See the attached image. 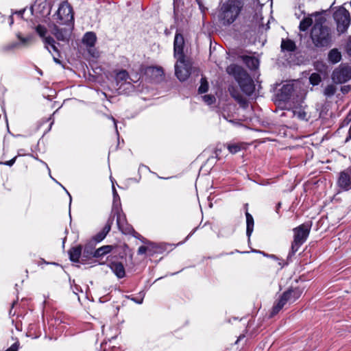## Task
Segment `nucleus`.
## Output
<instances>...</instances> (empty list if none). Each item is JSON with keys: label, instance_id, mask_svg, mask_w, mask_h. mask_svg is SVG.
<instances>
[{"label": "nucleus", "instance_id": "37", "mask_svg": "<svg viewBox=\"0 0 351 351\" xmlns=\"http://www.w3.org/2000/svg\"><path fill=\"white\" fill-rule=\"evenodd\" d=\"M122 211H123V210H122V207H121V199H113L111 215L118 214Z\"/></svg>", "mask_w": 351, "mask_h": 351}, {"label": "nucleus", "instance_id": "21", "mask_svg": "<svg viewBox=\"0 0 351 351\" xmlns=\"http://www.w3.org/2000/svg\"><path fill=\"white\" fill-rule=\"evenodd\" d=\"M228 91L231 97L240 105L243 108L248 107V101L245 98L239 91L234 86H230Z\"/></svg>", "mask_w": 351, "mask_h": 351}, {"label": "nucleus", "instance_id": "30", "mask_svg": "<svg viewBox=\"0 0 351 351\" xmlns=\"http://www.w3.org/2000/svg\"><path fill=\"white\" fill-rule=\"evenodd\" d=\"M151 247L152 248V256L155 254H162L164 252L167 251L168 250V247L170 245L168 243H156L154 242H151Z\"/></svg>", "mask_w": 351, "mask_h": 351}, {"label": "nucleus", "instance_id": "62", "mask_svg": "<svg viewBox=\"0 0 351 351\" xmlns=\"http://www.w3.org/2000/svg\"><path fill=\"white\" fill-rule=\"evenodd\" d=\"M9 21H10V25H11L12 24H13V23H14V19H13L12 16H10Z\"/></svg>", "mask_w": 351, "mask_h": 351}, {"label": "nucleus", "instance_id": "56", "mask_svg": "<svg viewBox=\"0 0 351 351\" xmlns=\"http://www.w3.org/2000/svg\"><path fill=\"white\" fill-rule=\"evenodd\" d=\"M197 227L195 228L191 232V233L186 237V240H187L190 237H191L194 233L197 230Z\"/></svg>", "mask_w": 351, "mask_h": 351}, {"label": "nucleus", "instance_id": "22", "mask_svg": "<svg viewBox=\"0 0 351 351\" xmlns=\"http://www.w3.org/2000/svg\"><path fill=\"white\" fill-rule=\"evenodd\" d=\"M338 186L344 191L351 189V179L350 175L346 171L340 173L337 182Z\"/></svg>", "mask_w": 351, "mask_h": 351}, {"label": "nucleus", "instance_id": "34", "mask_svg": "<svg viewBox=\"0 0 351 351\" xmlns=\"http://www.w3.org/2000/svg\"><path fill=\"white\" fill-rule=\"evenodd\" d=\"M29 156H30L33 157L34 158H35L36 160H38L40 162H41L42 164H43V165H44L47 168V169H48V171H49V175H51V171H50V169H49V167H48L47 164L45 162H44V161H43L42 160L39 159V158H38V157L37 156H34V155H32V154H29ZM50 177H51V178H52V179H53V180L56 183H58L59 185H60V186L63 188V189L66 191V193H67V195H69V208H71V202H72V197H71V194L69 193V191H67V190H66V189H65V188H64V186H62L60 182H58L57 180H56L53 178H52V176H50ZM69 216H70V218H71V210H69Z\"/></svg>", "mask_w": 351, "mask_h": 351}, {"label": "nucleus", "instance_id": "45", "mask_svg": "<svg viewBox=\"0 0 351 351\" xmlns=\"http://www.w3.org/2000/svg\"><path fill=\"white\" fill-rule=\"evenodd\" d=\"M241 147L238 144H230L228 146V149L231 154H237L241 150Z\"/></svg>", "mask_w": 351, "mask_h": 351}, {"label": "nucleus", "instance_id": "55", "mask_svg": "<svg viewBox=\"0 0 351 351\" xmlns=\"http://www.w3.org/2000/svg\"><path fill=\"white\" fill-rule=\"evenodd\" d=\"M27 154L25 152L23 149H20L18 151V156H27Z\"/></svg>", "mask_w": 351, "mask_h": 351}, {"label": "nucleus", "instance_id": "19", "mask_svg": "<svg viewBox=\"0 0 351 351\" xmlns=\"http://www.w3.org/2000/svg\"><path fill=\"white\" fill-rule=\"evenodd\" d=\"M305 97L302 96L300 100L293 101V116L296 117L300 120L306 119L305 108L302 106L304 103Z\"/></svg>", "mask_w": 351, "mask_h": 351}, {"label": "nucleus", "instance_id": "15", "mask_svg": "<svg viewBox=\"0 0 351 351\" xmlns=\"http://www.w3.org/2000/svg\"><path fill=\"white\" fill-rule=\"evenodd\" d=\"M145 79L152 83L159 82L164 75L162 67L156 66H148L144 69Z\"/></svg>", "mask_w": 351, "mask_h": 351}, {"label": "nucleus", "instance_id": "52", "mask_svg": "<svg viewBox=\"0 0 351 351\" xmlns=\"http://www.w3.org/2000/svg\"><path fill=\"white\" fill-rule=\"evenodd\" d=\"M351 90V86L350 85L343 86L341 88V91L343 94L348 93Z\"/></svg>", "mask_w": 351, "mask_h": 351}, {"label": "nucleus", "instance_id": "31", "mask_svg": "<svg viewBox=\"0 0 351 351\" xmlns=\"http://www.w3.org/2000/svg\"><path fill=\"white\" fill-rule=\"evenodd\" d=\"M130 77L129 76L128 72L125 69L119 70L115 75V81L117 85L119 86L121 84H123L125 82H128L127 80Z\"/></svg>", "mask_w": 351, "mask_h": 351}, {"label": "nucleus", "instance_id": "54", "mask_svg": "<svg viewBox=\"0 0 351 351\" xmlns=\"http://www.w3.org/2000/svg\"><path fill=\"white\" fill-rule=\"evenodd\" d=\"M110 119L112 120V121L114 123V128H115L116 133H117V134L118 136V139H119V132H118V129H117V120L113 117H111Z\"/></svg>", "mask_w": 351, "mask_h": 351}, {"label": "nucleus", "instance_id": "53", "mask_svg": "<svg viewBox=\"0 0 351 351\" xmlns=\"http://www.w3.org/2000/svg\"><path fill=\"white\" fill-rule=\"evenodd\" d=\"M346 51L347 53L351 56V38L348 40L346 45Z\"/></svg>", "mask_w": 351, "mask_h": 351}, {"label": "nucleus", "instance_id": "28", "mask_svg": "<svg viewBox=\"0 0 351 351\" xmlns=\"http://www.w3.org/2000/svg\"><path fill=\"white\" fill-rule=\"evenodd\" d=\"M118 90L120 93L129 95L136 92V87L131 82H128L121 84L119 86Z\"/></svg>", "mask_w": 351, "mask_h": 351}, {"label": "nucleus", "instance_id": "36", "mask_svg": "<svg viewBox=\"0 0 351 351\" xmlns=\"http://www.w3.org/2000/svg\"><path fill=\"white\" fill-rule=\"evenodd\" d=\"M147 246L141 245L138 249V254L141 255L147 253L149 256H152V248L151 247L150 241H147Z\"/></svg>", "mask_w": 351, "mask_h": 351}, {"label": "nucleus", "instance_id": "48", "mask_svg": "<svg viewBox=\"0 0 351 351\" xmlns=\"http://www.w3.org/2000/svg\"><path fill=\"white\" fill-rule=\"evenodd\" d=\"M252 252H255V253H258V254H261L263 256H265V257H267V258H272L274 260H276V261H280V259L278 258V257H277L276 255L274 254H267L265 253V252L263 251H261V250H254L252 251Z\"/></svg>", "mask_w": 351, "mask_h": 351}, {"label": "nucleus", "instance_id": "61", "mask_svg": "<svg viewBox=\"0 0 351 351\" xmlns=\"http://www.w3.org/2000/svg\"><path fill=\"white\" fill-rule=\"evenodd\" d=\"M45 338H48L49 340H52L53 339L56 340L57 339L56 337H51V336H47V335H45Z\"/></svg>", "mask_w": 351, "mask_h": 351}, {"label": "nucleus", "instance_id": "20", "mask_svg": "<svg viewBox=\"0 0 351 351\" xmlns=\"http://www.w3.org/2000/svg\"><path fill=\"white\" fill-rule=\"evenodd\" d=\"M96 245L92 243L91 241H89L85 244L84 247H82V257L81 259L82 264H86V261L92 258H94V249Z\"/></svg>", "mask_w": 351, "mask_h": 351}, {"label": "nucleus", "instance_id": "9", "mask_svg": "<svg viewBox=\"0 0 351 351\" xmlns=\"http://www.w3.org/2000/svg\"><path fill=\"white\" fill-rule=\"evenodd\" d=\"M333 17L337 23V31L344 33L350 23L349 12L345 8L340 7L334 12Z\"/></svg>", "mask_w": 351, "mask_h": 351}, {"label": "nucleus", "instance_id": "3", "mask_svg": "<svg viewBox=\"0 0 351 351\" xmlns=\"http://www.w3.org/2000/svg\"><path fill=\"white\" fill-rule=\"evenodd\" d=\"M243 8V0H226L220 5L219 21L223 25H231L238 18Z\"/></svg>", "mask_w": 351, "mask_h": 351}, {"label": "nucleus", "instance_id": "57", "mask_svg": "<svg viewBox=\"0 0 351 351\" xmlns=\"http://www.w3.org/2000/svg\"><path fill=\"white\" fill-rule=\"evenodd\" d=\"M141 168L147 169V170H149L150 171L149 167H147L145 165H143V164L140 165L139 168H138V171L141 170Z\"/></svg>", "mask_w": 351, "mask_h": 351}, {"label": "nucleus", "instance_id": "44", "mask_svg": "<svg viewBox=\"0 0 351 351\" xmlns=\"http://www.w3.org/2000/svg\"><path fill=\"white\" fill-rule=\"evenodd\" d=\"M69 281L71 284V288L73 290V293H75V295H78L79 292H82V289L81 288L80 286L75 284L74 280L71 281V280L70 279Z\"/></svg>", "mask_w": 351, "mask_h": 351}, {"label": "nucleus", "instance_id": "51", "mask_svg": "<svg viewBox=\"0 0 351 351\" xmlns=\"http://www.w3.org/2000/svg\"><path fill=\"white\" fill-rule=\"evenodd\" d=\"M112 191L113 199H120V197L117 191V189H116L112 181Z\"/></svg>", "mask_w": 351, "mask_h": 351}, {"label": "nucleus", "instance_id": "12", "mask_svg": "<svg viewBox=\"0 0 351 351\" xmlns=\"http://www.w3.org/2000/svg\"><path fill=\"white\" fill-rule=\"evenodd\" d=\"M294 86L291 83L283 84L275 94V101L279 104L290 101L294 92Z\"/></svg>", "mask_w": 351, "mask_h": 351}, {"label": "nucleus", "instance_id": "26", "mask_svg": "<svg viewBox=\"0 0 351 351\" xmlns=\"http://www.w3.org/2000/svg\"><path fill=\"white\" fill-rule=\"evenodd\" d=\"M52 33L59 41H68V31L65 28H59L56 25H53Z\"/></svg>", "mask_w": 351, "mask_h": 351}, {"label": "nucleus", "instance_id": "25", "mask_svg": "<svg viewBox=\"0 0 351 351\" xmlns=\"http://www.w3.org/2000/svg\"><path fill=\"white\" fill-rule=\"evenodd\" d=\"M109 267L118 278L121 279L125 277V268L121 262H111L109 264Z\"/></svg>", "mask_w": 351, "mask_h": 351}, {"label": "nucleus", "instance_id": "16", "mask_svg": "<svg viewBox=\"0 0 351 351\" xmlns=\"http://www.w3.org/2000/svg\"><path fill=\"white\" fill-rule=\"evenodd\" d=\"M110 217H117V225L119 230L124 234L130 233L131 231H134V228L128 223L125 213L122 211L118 214L110 215Z\"/></svg>", "mask_w": 351, "mask_h": 351}, {"label": "nucleus", "instance_id": "64", "mask_svg": "<svg viewBox=\"0 0 351 351\" xmlns=\"http://www.w3.org/2000/svg\"><path fill=\"white\" fill-rule=\"evenodd\" d=\"M348 134H349V137L351 138V125H350V129L348 131Z\"/></svg>", "mask_w": 351, "mask_h": 351}, {"label": "nucleus", "instance_id": "50", "mask_svg": "<svg viewBox=\"0 0 351 351\" xmlns=\"http://www.w3.org/2000/svg\"><path fill=\"white\" fill-rule=\"evenodd\" d=\"M202 13L204 14L207 8L203 4V0H195Z\"/></svg>", "mask_w": 351, "mask_h": 351}, {"label": "nucleus", "instance_id": "11", "mask_svg": "<svg viewBox=\"0 0 351 351\" xmlns=\"http://www.w3.org/2000/svg\"><path fill=\"white\" fill-rule=\"evenodd\" d=\"M184 36L179 30H177L173 40V56L181 62L184 60V58H187L184 52Z\"/></svg>", "mask_w": 351, "mask_h": 351}, {"label": "nucleus", "instance_id": "23", "mask_svg": "<svg viewBox=\"0 0 351 351\" xmlns=\"http://www.w3.org/2000/svg\"><path fill=\"white\" fill-rule=\"evenodd\" d=\"M82 246L81 245L71 247L68 252L70 261L73 263H81L80 259L82 257Z\"/></svg>", "mask_w": 351, "mask_h": 351}, {"label": "nucleus", "instance_id": "29", "mask_svg": "<svg viewBox=\"0 0 351 351\" xmlns=\"http://www.w3.org/2000/svg\"><path fill=\"white\" fill-rule=\"evenodd\" d=\"M97 36L95 33L93 32H88L85 33L82 38L83 43L90 47L95 46Z\"/></svg>", "mask_w": 351, "mask_h": 351}, {"label": "nucleus", "instance_id": "14", "mask_svg": "<svg viewBox=\"0 0 351 351\" xmlns=\"http://www.w3.org/2000/svg\"><path fill=\"white\" fill-rule=\"evenodd\" d=\"M43 43L45 47L50 53H51V50L55 53V54L53 55V61L58 64H62V62L60 60L61 53L59 49L61 45L59 43H56L53 38L50 36L45 37L43 40Z\"/></svg>", "mask_w": 351, "mask_h": 351}, {"label": "nucleus", "instance_id": "41", "mask_svg": "<svg viewBox=\"0 0 351 351\" xmlns=\"http://www.w3.org/2000/svg\"><path fill=\"white\" fill-rule=\"evenodd\" d=\"M16 37L18 38V39L19 40V43H20V45H25L28 42L31 41L34 36L33 35H28L25 37H23L21 36V34L20 33L17 34H16Z\"/></svg>", "mask_w": 351, "mask_h": 351}, {"label": "nucleus", "instance_id": "4", "mask_svg": "<svg viewBox=\"0 0 351 351\" xmlns=\"http://www.w3.org/2000/svg\"><path fill=\"white\" fill-rule=\"evenodd\" d=\"M293 241L291 243V250L287 255V261L285 263L283 262L282 263L281 261L278 263L282 267L287 265L289 262L291 261L292 256L295 255L300 247L305 242L307 237V226L303 223L300 226L295 228L293 229Z\"/></svg>", "mask_w": 351, "mask_h": 351}, {"label": "nucleus", "instance_id": "60", "mask_svg": "<svg viewBox=\"0 0 351 351\" xmlns=\"http://www.w3.org/2000/svg\"><path fill=\"white\" fill-rule=\"evenodd\" d=\"M41 261H42L43 263H44L45 264H47V265H48V264H53V265H58V264L55 263H49V262H47V261H45V259H43V258H41Z\"/></svg>", "mask_w": 351, "mask_h": 351}, {"label": "nucleus", "instance_id": "10", "mask_svg": "<svg viewBox=\"0 0 351 351\" xmlns=\"http://www.w3.org/2000/svg\"><path fill=\"white\" fill-rule=\"evenodd\" d=\"M175 75L180 82L186 81L191 73L192 63L188 58H184V60L179 62L176 60L174 66Z\"/></svg>", "mask_w": 351, "mask_h": 351}, {"label": "nucleus", "instance_id": "17", "mask_svg": "<svg viewBox=\"0 0 351 351\" xmlns=\"http://www.w3.org/2000/svg\"><path fill=\"white\" fill-rule=\"evenodd\" d=\"M113 222L114 217H109L102 230L94 235L90 240L92 241V243H95L96 245L97 243L101 242L110 231Z\"/></svg>", "mask_w": 351, "mask_h": 351}, {"label": "nucleus", "instance_id": "8", "mask_svg": "<svg viewBox=\"0 0 351 351\" xmlns=\"http://www.w3.org/2000/svg\"><path fill=\"white\" fill-rule=\"evenodd\" d=\"M331 79L337 84L348 82L351 80V66L348 64H341L333 70Z\"/></svg>", "mask_w": 351, "mask_h": 351}, {"label": "nucleus", "instance_id": "5", "mask_svg": "<svg viewBox=\"0 0 351 351\" xmlns=\"http://www.w3.org/2000/svg\"><path fill=\"white\" fill-rule=\"evenodd\" d=\"M280 48L282 52L297 51V53L300 52L306 53L307 50V32L298 34L296 41H293L289 38H282Z\"/></svg>", "mask_w": 351, "mask_h": 351}, {"label": "nucleus", "instance_id": "40", "mask_svg": "<svg viewBox=\"0 0 351 351\" xmlns=\"http://www.w3.org/2000/svg\"><path fill=\"white\" fill-rule=\"evenodd\" d=\"M337 90V88L334 84H329L326 86L324 90V95L327 97L333 96Z\"/></svg>", "mask_w": 351, "mask_h": 351}, {"label": "nucleus", "instance_id": "42", "mask_svg": "<svg viewBox=\"0 0 351 351\" xmlns=\"http://www.w3.org/2000/svg\"><path fill=\"white\" fill-rule=\"evenodd\" d=\"M36 32L39 35L40 37L43 39L46 37L45 34L47 32V28L43 25H38L36 27Z\"/></svg>", "mask_w": 351, "mask_h": 351}, {"label": "nucleus", "instance_id": "18", "mask_svg": "<svg viewBox=\"0 0 351 351\" xmlns=\"http://www.w3.org/2000/svg\"><path fill=\"white\" fill-rule=\"evenodd\" d=\"M304 8V5H299L298 8L295 10L296 18L298 19H302L300 23L299 29L303 33L307 32V15Z\"/></svg>", "mask_w": 351, "mask_h": 351}, {"label": "nucleus", "instance_id": "59", "mask_svg": "<svg viewBox=\"0 0 351 351\" xmlns=\"http://www.w3.org/2000/svg\"><path fill=\"white\" fill-rule=\"evenodd\" d=\"M281 208V203L280 202H278L276 205V213H278V210H280V208Z\"/></svg>", "mask_w": 351, "mask_h": 351}, {"label": "nucleus", "instance_id": "35", "mask_svg": "<svg viewBox=\"0 0 351 351\" xmlns=\"http://www.w3.org/2000/svg\"><path fill=\"white\" fill-rule=\"evenodd\" d=\"M19 46L20 43H19L18 42H12L2 46L0 51L3 53H6L9 51L14 50Z\"/></svg>", "mask_w": 351, "mask_h": 351}, {"label": "nucleus", "instance_id": "43", "mask_svg": "<svg viewBox=\"0 0 351 351\" xmlns=\"http://www.w3.org/2000/svg\"><path fill=\"white\" fill-rule=\"evenodd\" d=\"M308 80L313 85H317L321 82V77L317 73H312L308 77Z\"/></svg>", "mask_w": 351, "mask_h": 351}, {"label": "nucleus", "instance_id": "46", "mask_svg": "<svg viewBox=\"0 0 351 351\" xmlns=\"http://www.w3.org/2000/svg\"><path fill=\"white\" fill-rule=\"evenodd\" d=\"M126 234H130V235L133 236L134 238L141 240V242L145 244L147 243L148 241L145 238L142 237L139 233L136 232L134 229V231H131L130 233H127Z\"/></svg>", "mask_w": 351, "mask_h": 351}, {"label": "nucleus", "instance_id": "27", "mask_svg": "<svg viewBox=\"0 0 351 351\" xmlns=\"http://www.w3.org/2000/svg\"><path fill=\"white\" fill-rule=\"evenodd\" d=\"M242 60L247 68L252 71H254L258 68L259 60L254 56H243Z\"/></svg>", "mask_w": 351, "mask_h": 351}, {"label": "nucleus", "instance_id": "7", "mask_svg": "<svg viewBox=\"0 0 351 351\" xmlns=\"http://www.w3.org/2000/svg\"><path fill=\"white\" fill-rule=\"evenodd\" d=\"M57 19L61 25H66L73 27L74 17L73 8L67 1L62 2L56 12Z\"/></svg>", "mask_w": 351, "mask_h": 351}, {"label": "nucleus", "instance_id": "58", "mask_svg": "<svg viewBox=\"0 0 351 351\" xmlns=\"http://www.w3.org/2000/svg\"><path fill=\"white\" fill-rule=\"evenodd\" d=\"M24 12H25V10L23 9V10H21L19 11L16 12V14L22 16L23 14H24Z\"/></svg>", "mask_w": 351, "mask_h": 351}, {"label": "nucleus", "instance_id": "32", "mask_svg": "<svg viewBox=\"0 0 351 351\" xmlns=\"http://www.w3.org/2000/svg\"><path fill=\"white\" fill-rule=\"evenodd\" d=\"M328 60L332 64H337L341 60V54L337 49H331L328 54Z\"/></svg>", "mask_w": 351, "mask_h": 351}, {"label": "nucleus", "instance_id": "6", "mask_svg": "<svg viewBox=\"0 0 351 351\" xmlns=\"http://www.w3.org/2000/svg\"><path fill=\"white\" fill-rule=\"evenodd\" d=\"M301 293L302 291L299 288L291 287L284 291L274 303L271 312V316L278 314L287 302L293 303L295 302L300 297Z\"/></svg>", "mask_w": 351, "mask_h": 351}, {"label": "nucleus", "instance_id": "39", "mask_svg": "<svg viewBox=\"0 0 351 351\" xmlns=\"http://www.w3.org/2000/svg\"><path fill=\"white\" fill-rule=\"evenodd\" d=\"M138 295H139V296L137 298L134 297L133 295H125V297L126 298L133 301L136 304H141L143 302V299L145 295V293L144 291H140Z\"/></svg>", "mask_w": 351, "mask_h": 351}, {"label": "nucleus", "instance_id": "49", "mask_svg": "<svg viewBox=\"0 0 351 351\" xmlns=\"http://www.w3.org/2000/svg\"><path fill=\"white\" fill-rule=\"evenodd\" d=\"M17 156H14L11 160L5 161V162H1L0 165H3L12 167L15 163Z\"/></svg>", "mask_w": 351, "mask_h": 351}, {"label": "nucleus", "instance_id": "33", "mask_svg": "<svg viewBox=\"0 0 351 351\" xmlns=\"http://www.w3.org/2000/svg\"><path fill=\"white\" fill-rule=\"evenodd\" d=\"M113 249L110 245H103L94 251V258H100L109 254Z\"/></svg>", "mask_w": 351, "mask_h": 351}, {"label": "nucleus", "instance_id": "13", "mask_svg": "<svg viewBox=\"0 0 351 351\" xmlns=\"http://www.w3.org/2000/svg\"><path fill=\"white\" fill-rule=\"evenodd\" d=\"M48 325L53 335L58 336L67 329L68 323L60 316H56L48 320Z\"/></svg>", "mask_w": 351, "mask_h": 351}, {"label": "nucleus", "instance_id": "47", "mask_svg": "<svg viewBox=\"0 0 351 351\" xmlns=\"http://www.w3.org/2000/svg\"><path fill=\"white\" fill-rule=\"evenodd\" d=\"M203 100L208 105L213 104L216 99L214 95H205L203 96Z\"/></svg>", "mask_w": 351, "mask_h": 351}, {"label": "nucleus", "instance_id": "38", "mask_svg": "<svg viewBox=\"0 0 351 351\" xmlns=\"http://www.w3.org/2000/svg\"><path fill=\"white\" fill-rule=\"evenodd\" d=\"M208 82H207L206 77H202L200 80V86L198 88V93L202 94L208 92Z\"/></svg>", "mask_w": 351, "mask_h": 351}, {"label": "nucleus", "instance_id": "24", "mask_svg": "<svg viewBox=\"0 0 351 351\" xmlns=\"http://www.w3.org/2000/svg\"><path fill=\"white\" fill-rule=\"evenodd\" d=\"M248 204H245V208H246L245 211V217H246V235L248 238V242L250 241V237L254 230V220L252 215L247 211Z\"/></svg>", "mask_w": 351, "mask_h": 351}, {"label": "nucleus", "instance_id": "1", "mask_svg": "<svg viewBox=\"0 0 351 351\" xmlns=\"http://www.w3.org/2000/svg\"><path fill=\"white\" fill-rule=\"evenodd\" d=\"M326 21L324 11L308 14V27L313 23L311 38L317 47H327L331 43L330 29L324 25Z\"/></svg>", "mask_w": 351, "mask_h": 351}, {"label": "nucleus", "instance_id": "63", "mask_svg": "<svg viewBox=\"0 0 351 351\" xmlns=\"http://www.w3.org/2000/svg\"><path fill=\"white\" fill-rule=\"evenodd\" d=\"M1 108H2L3 111L5 113V110L4 101H3L1 102Z\"/></svg>", "mask_w": 351, "mask_h": 351}, {"label": "nucleus", "instance_id": "2", "mask_svg": "<svg viewBox=\"0 0 351 351\" xmlns=\"http://www.w3.org/2000/svg\"><path fill=\"white\" fill-rule=\"evenodd\" d=\"M226 72L232 75L238 83L241 90L247 96H252L255 91L253 79L241 66L231 64L226 68Z\"/></svg>", "mask_w": 351, "mask_h": 351}]
</instances>
